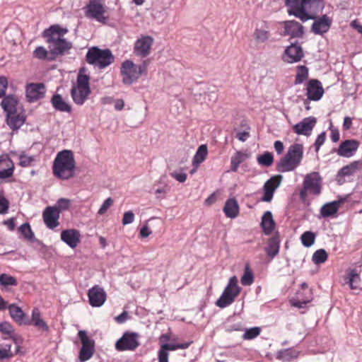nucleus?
Masks as SVG:
<instances>
[{
    "label": "nucleus",
    "instance_id": "nucleus-1",
    "mask_svg": "<svg viewBox=\"0 0 362 362\" xmlns=\"http://www.w3.org/2000/svg\"><path fill=\"white\" fill-rule=\"evenodd\" d=\"M287 13L301 21L315 19L325 7L324 0H284Z\"/></svg>",
    "mask_w": 362,
    "mask_h": 362
},
{
    "label": "nucleus",
    "instance_id": "nucleus-2",
    "mask_svg": "<svg viewBox=\"0 0 362 362\" xmlns=\"http://www.w3.org/2000/svg\"><path fill=\"white\" fill-rule=\"evenodd\" d=\"M76 161L74 153L70 150H63L57 153L52 166L53 175L66 180L75 175Z\"/></svg>",
    "mask_w": 362,
    "mask_h": 362
},
{
    "label": "nucleus",
    "instance_id": "nucleus-3",
    "mask_svg": "<svg viewBox=\"0 0 362 362\" xmlns=\"http://www.w3.org/2000/svg\"><path fill=\"white\" fill-rule=\"evenodd\" d=\"M68 30L59 25H54L43 32V36L47 38L50 51L54 54H61L70 49L72 44L63 36L67 33Z\"/></svg>",
    "mask_w": 362,
    "mask_h": 362
},
{
    "label": "nucleus",
    "instance_id": "nucleus-4",
    "mask_svg": "<svg viewBox=\"0 0 362 362\" xmlns=\"http://www.w3.org/2000/svg\"><path fill=\"white\" fill-rule=\"evenodd\" d=\"M149 59L144 60L141 64H136L130 59L124 60L120 67V74L122 83L125 85H132L141 76L147 74Z\"/></svg>",
    "mask_w": 362,
    "mask_h": 362
},
{
    "label": "nucleus",
    "instance_id": "nucleus-5",
    "mask_svg": "<svg viewBox=\"0 0 362 362\" xmlns=\"http://www.w3.org/2000/svg\"><path fill=\"white\" fill-rule=\"evenodd\" d=\"M304 148L303 144L295 143L291 145L285 156L277 164L279 172H291L296 169L303 158Z\"/></svg>",
    "mask_w": 362,
    "mask_h": 362
},
{
    "label": "nucleus",
    "instance_id": "nucleus-6",
    "mask_svg": "<svg viewBox=\"0 0 362 362\" xmlns=\"http://www.w3.org/2000/svg\"><path fill=\"white\" fill-rule=\"evenodd\" d=\"M89 81V76L80 72L77 76L76 83L72 86L71 96L77 105H83L90 94Z\"/></svg>",
    "mask_w": 362,
    "mask_h": 362
},
{
    "label": "nucleus",
    "instance_id": "nucleus-7",
    "mask_svg": "<svg viewBox=\"0 0 362 362\" xmlns=\"http://www.w3.org/2000/svg\"><path fill=\"white\" fill-rule=\"evenodd\" d=\"M86 62L91 65L103 69L110 66L115 57L109 49H101L98 47L88 49L86 53Z\"/></svg>",
    "mask_w": 362,
    "mask_h": 362
},
{
    "label": "nucleus",
    "instance_id": "nucleus-8",
    "mask_svg": "<svg viewBox=\"0 0 362 362\" xmlns=\"http://www.w3.org/2000/svg\"><path fill=\"white\" fill-rule=\"evenodd\" d=\"M241 291L240 287L238 284L236 276H233L230 278L228 285L225 288L220 298L216 300V305L224 308L231 305L235 298L239 295Z\"/></svg>",
    "mask_w": 362,
    "mask_h": 362
},
{
    "label": "nucleus",
    "instance_id": "nucleus-9",
    "mask_svg": "<svg viewBox=\"0 0 362 362\" xmlns=\"http://www.w3.org/2000/svg\"><path fill=\"white\" fill-rule=\"evenodd\" d=\"M321 177L317 172L307 174L304 178L303 188L300 192V197L305 199L308 193L318 195L321 192Z\"/></svg>",
    "mask_w": 362,
    "mask_h": 362
},
{
    "label": "nucleus",
    "instance_id": "nucleus-10",
    "mask_svg": "<svg viewBox=\"0 0 362 362\" xmlns=\"http://www.w3.org/2000/svg\"><path fill=\"white\" fill-rule=\"evenodd\" d=\"M78 337L81 342V348L78 354V359L80 362H85L92 358L95 352V341L89 336L86 331L80 330L78 332Z\"/></svg>",
    "mask_w": 362,
    "mask_h": 362
},
{
    "label": "nucleus",
    "instance_id": "nucleus-11",
    "mask_svg": "<svg viewBox=\"0 0 362 362\" xmlns=\"http://www.w3.org/2000/svg\"><path fill=\"white\" fill-rule=\"evenodd\" d=\"M139 335L136 332H126L115 344V349L119 351H134L139 346Z\"/></svg>",
    "mask_w": 362,
    "mask_h": 362
},
{
    "label": "nucleus",
    "instance_id": "nucleus-12",
    "mask_svg": "<svg viewBox=\"0 0 362 362\" xmlns=\"http://www.w3.org/2000/svg\"><path fill=\"white\" fill-rule=\"evenodd\" d=\"M154 39L149 35H141L134 42V53L136 56L144 58L151 53Z\"/></svg>",
    "mask_w": 362,
    "mask_h": 362
},
{
    "label": "nucleus",
    "instance_id": "nucleus-13",
    "mask_svg": "<svg viewBox=\"0 0 362 362\" xmlns=\"http://www.w3.org/2000/svg\"><path fill=\"white\" fill-rule=\"evenodd\" d=\"M307 99L305 100L318 101L324 94V89L322 83L317 79H311L306 83L305 85Z\"/></svg>",
    "mask_w": 362,
    "mask_h": 362
},
{
    "label": "nucleus",
    "instance_id": "nucleus-14",
    "mask_svg": "<svg viewBox=\"0 0 362 362\" xmlns=\"http://www.w3.org/2000/svg\"><path fill=\"white\" fill-rule=\"evenodd\" d=\"M317 123V119L314 117H308L304 118L300 122L296 124L293 127V131L298 135H303L310 136L313 129Z\"/></svg>",
    "mask_w": 362,
    "mask_h": 362
},
{
    "label": "nucleus",
    "instance_id": "nucleus-15",
    "mask_svg": "<svg viewBox=\"0 0 362 362\" xmlns=\"http://www.w3.org/2000/svg\"><path fill=\"white\" fill-rule=\"evenodd\" d=\"M105 9L100 0H90L87 6L86 16L98 22H105Z\"/></svg>",
    "mask_w": 362,
    "mask_h": 362
},
{
    "label": "nucleus",
    "instance_id": "nucleus-16",
    "mask_svg": "<svg viewBox=\"0 0 362 362\" xmlns=\"http://www.w3.org/2000/svg\"><path fill=\"white\" fill-rule=\"evenodd\" d=\"M282 180L281 175H276L269 179L264 185V194L262 197V201L269 202L272 201L274 193L276 189L279 187Z\"/></svg>",
    "mask_w": 362,
    "mask_h": 362
},
{
    "label": "nucleus",
    "instance_id": "nucleus-17",
    "mask_svg": "<svg viewBox=\"0 0 362 362\" xmlns=\"http://www.w3.org/2000/svg\"><path fill=\"white\" fill-rule=\"evenodd\" d=\"M89 303L92 307H100L106 300V293L103 288L95 285L88 291Z\"/></svg>",
    "mask_w": 362,
    "mask_h": 362
},
{
    "label": "nucleus",
    "instance_id": "nucleus-18",
    "mask_svg": "<svg viewBox=\"0 0 362 362\" xmlns=\"http://www.w3.org/2000/svg\"><path fill=\"white\" fill-rule=\"evenodd\" d=\"M59 214L60 211L55 206H47L45 208L42 217L45 224L49 229L52 230L59 226Z\"/></svg>",
    "mask_w": 362,
    "mask_h": 362
},
{
    "label": "nucleus",
    "instance_id": "nucleus-19",
    "mask_svg": "<svg viewBox=\"0 0 362 362\" xmlns=\"http://www.w3.org/2000/svg\"><path fill=\"white\" fill-rule=\"evenodd\" d=\"M317 16L318 15L313 19L314 22L312 25L311 30L316 35H322L329 30L332 20L326 14L321 17Z\"/></svg>",
    "mask_w": 362,
    "mask_h": 362
},
{
    "label": "nucleus",
    "instance_id": "nucleus-20",
    "mask_svg": "<svg viewBox=\"0 0 362 362\" xmlns=\"http://www.w3.org/2000/svg\"><path fill=\"white\" fill-rule=\"evenodd\" d=\"M359 147V142L355 139H347L341 142L337 151L339 156L344 158L353 156Z\"/></svg>",
    "mask_w": 362,
    "mask_h": 362
},
{
    "label": "nucleus",
    "instance_id": "nucleus-21",
    "mask_svg": "<svg viewBox=\"0 0 362 362\" xmlns=\"http://www.w3.org/2000/svg\"><path fill=\"white\" fill-rule=\"evenodd\" d=\"M6 124L13 130H17L25 123V115L23 109L6 115Z\"/></svg>",
    "mask_w": 362,
    "mask_h": 362
},
{
    "label": "nucleus",
    "instance_id": "nucleus-22",
    "mask_svg": "<svg viewBox=\"0 0 362 362\" xmlns=\"http://www.w3.org/2000/svg\"><path fill=\"white\" fill-rule=\"evenodd\" d=\"M303 57L302 47L296 44H291L284 52L283 59L288 63L299 62Z\"/></svg>",
    "mask_w": 362,
    "mask_h": 362
},
{
    "label": "nucleus",
    "instance_id": "nucleus-23",
    "mask_svg": "<svg viewBox=\"0 0 362 362\" xmlns=\"http://www.w3.org/2000/svg\"><path fill=\"white\" fill-rule=\"evenodd\" d=\"M11 317L19 325H29L30 321L22 309L16 304H11L8 306Z\"/></svg>",
    "mask_w": 362,
    "mask_h": 362
},
{
    "label": "nucleus",
    "instance_id": "nucleus-24",
    "mask_svg": "<svg viewBox=\"0 0 362 362\" xmlns=\"http://www.w3.org/2000/svg\"><path fill=\"white\" fill-rule=\"evenodd\" d=\"M284 35H288L291 37H300L303 34V26L294 20L286 21L284 23Z\"/></svg>",
    "mask_w": 362,
    "mask_h": 362
},
{
    "label": "nucleus",
    "instance_id": "nucleus-25",
    "mask_svg": "<svg viewBox=\"0 0 362 362\" xmlns=\"http://www.w3.org/2000/svg\"><path fill=\"white\" fill-rule=\"evenodd\" d=\"M45 93L42 83H30L26 86V97L30 102L42 98Z\"/></svg>",
    "mask_w": 362,
    "mask_h": 362
},
{
    "label": "nucleus",
    "instance_id": "nucleus-26",
    "mask_svg": "<svg viewBox=\"0 0 362 362\" xmlns=\"http://www.w3.org/2000/svg\"><path fill=\"white\" fill-rule=\"evenodd\" d=\"M61 240L71 248H75L80 243L81 234L75 229H68L62 231Z\"/></svg>",
    "mask_w": 362,
    "mask_h": 362
},
{
    "label": "nucleus",
    "instance_id": "nucleus-27",
    "mask_svg": "<svg viewBox=\"0 0 362 362\" xmlns=\"http://www.w3.org/2000/svg\"><path fill=\"white\" fill-rule=\"evenodd\" d=\"M14 164L7 155L0 156V179H6L12 176Z\"/></svg>",
    "mask_w": 362,
    "mask_h": 362
},
{
    "label": "nucleus",
    "instance_id": "nucleus-28",
    "mask_svg": "<svg viewBox=\"0 0 362 362\" xmlns=\"http://www.w3.org/2000/svg\"><path fill=\"white\" fill-rule=\"evenodd\" d=\"M1 105L6 115L18 111V109H23L17 98L12 95L4 97Z\"/></svg>",
    "mask_w": 362,
    "mask_h": 362
},
{
    "label": "nucleus",
    "instance_id": "nucleus-29",
    "mask_svg": "<svg viewBox=\"0 0 362 362\" xmlns=\"http://www.w3.org/2000/svg\"><path fill=\"white\" fill-rule=\"evenodd\" d=\"M30 325L35 326L37 329L47 332L49 327L46 322L41 317V313L37 308H34L31 313Z\"/></svg>",
    "mask_w": 362,
    "mask_h": 362
},
{
    "label": "nucleus",
    "instance_id": "nucleus-30",
    "mask_svg": "<svg viewBox=\"0 0 362 362\" xmlns=\"http://www.w3.org/2000/svg\"><path fill=\"white\" fill-rule=\"evenodd\" d=\"M280 248V240L278 233H276L274 236L269 239L267 245L265 247V252L268 257L273 259L276 255H278Z\"/></svg>",
    "mask_w": 362,
    "mask_h": 362
},
{
    "label": "nucleus",
    "instance_id": "nucleus-31",
    "mask_svg": "<svg viewBox=\"0 0 362 362\" xmlns=\"http://www.w3.org/2000/svg\"><path fill=\"white\" fill-rule=\"evenodd\" d=\"M51 103L57 111L67 113L71 112V106L59 94H54L52 96Z\"/></svg>",
    "mask_w": 362,
    "mask_h": 362
},
{
    "label": "nucleus",
    "instance_id": "nucleus-32",
    "mask_svg": "<svg viewBox=\"0 0 362 362\" xmlns=\"http://www.w3.org/2000/svg\"><path fill=\"white\" fill-rule=\"evenodd\" d=\"M223 212L228 218H234L237 217L239 213L238 202L233 198L228 199L223 206Z\"/></svg>",
    "mask_w": 362,
    "mask_h": 362
},
{
    "label": "nucleus",
    "instance_id": "nucleus-33",
    "mask_svg": "<svg viewBox=\"0 0 362 362\" xmlns=\"http://www.w3.org/2000/svg\"><path fill=\"white\" fill-rule=\"evenodd\" d=\"M261 226L265 235H270L274 230L275 223L271 211L264 212L262 217Z\"/></svg>",
    "mask_w": 362,
    "mask_h": 362
},
{
    "label": "nucleus",
    "instance_id": "nucleus-34",
    "mask_svg": "<svg viewBox=\"0 0 362 362\" xmlns=\"http://www.w3.org/2000/svg\"><path fill=\"white\" fill-rule=\"evenodd\" d=\"M340 204V201H333L326 203L320 209L321 216L324 218H327L334 215L338 211Z\"/></svg>",
    "mask_w": 362,
    "mask_h": 362
},
{
    "label": "nucleus",
    "instance_id": "nucleus-35",
    "mask_svg": "<svg viewBox=\"0 0 362 362\" xmlns=\"http://www.w3.org/2000/svg\"><path fill=\"white\" fill-rule=\"evenodd\" d=\"M362 165L361 161L356 160L351 163L343 167L338 173L339 176H351L356 174L361 168Z\"/></svg>",
    "mask_w": 362,
    "mask_h": 362
},
{
    "label": "nucleus",
    "instance_id": "nucleus-36",
    "mask_svg": "<svg viewBox=\"0 0 362 362\" xmlns=\"http://www.w3.org/2000/svg\"><path fill=\"white\" fill-rule=\"evenodd\" d=\"M249 156L247 153L237 151L234 156L231 157L230 166L233 172H236L240 163L248 158Z\"/></svg>",
    "mask_w": 362,
    "mask_h": 362
},
{
    "label": "nucleus",
    "instance_id": "nucleus-37",
    "mask_svg": "<svg viewBox=\"0 0 362 362\" xmlns=\"http://www.w3.org/2000/svg\"><path fill=\"white\" fill-rule=\"evenodd\" d=\"M208 153L207 146L205 144L199 146L192 160L193 166L198 167L206 158Z\"/></svg>",
    "mask_w": 362,
    "mask_h": 362
},
{
    "label": "nucleus",
    "instance_id": "nucleus-38",
    "mask_svg": "<svg viewBox=\"0 0 362 362\" xmlns=\"http://www.w3.org/2000/svg\"><path fill=\"white\" fill-rule=\"evenodd\" d=\"M299 352L294 349H286L278 352L277 358L284 361H291L298 356Z\"/></svg>",
    "mask_w": 362,
    "mask_h": 362
},
{
    "label": "nucleus",
    "instance_id": "nucleus-39",
    "mask_svg": "<svg viewBox=\"0 0 362 362\" xmlns=\"http://www.w3.org/2000/svg\"><path fill=\"white\" fill-rule=\"evenodd\" d=\"M270 35L269 30L265 28H257L253 33L254 38L257 43L265 42L270 37Z\"/></svg>",
    "mask_w": 362,
    "mask_h": 362
},
{
    "label": "nucleus",
    "instance_id": "nucleus-40",
    "mask_svg": "<svg viewBox=\"0 0 362 362\" xmlns=\"http://www.w3.org/2000/svg\"><path fill=\"white\" fill-rule=\"evenodd\" d=\"M348 279V284L351 289L354 290L359 288L361 279L357 269H354L349 272Z\"/></svg>",
    "mask_w": 362,
    "mask_h": 362
},
{
    "label": "nucleus",
    "instance_id": "nucleus-41",
    "mask_svg": "<svg viewBox=\"0 0 362 362\" xmlns=\"http://www.w3.org/2000/svg\"><path fill=\"white\" fill-rule=\"evenodd\" d=\"M309 76L308 69L303 65L297 67V71L295 78V84H301L305 81Z\"/></svg>",
    "mask_w": 362,
    "mask_h": 362
},
{
    "label": "nucleus",
    "instance_id": "nucleus-42",
    "mask_svg": "<svg viewBox=\"0 0 362 362\" xmlns=\"http://www.w3.org/2000/svg\"><path fill=\"white\" fill-rule=\"evenodd\" d=\"M18 284L17 279L7 274H1L0 275V285L4 288L8 286H16Z\"/></svg>",
    "mask_w": 362,
    "mask_h": 362
},
{
    "label": "nucleus",
    "instance_id": "nucleus-43",
    "mask_svg": "<svg viewBox=\"0 0 362 362\" xmlns=\"http://www.w3.org/2000/svg\"><path fill=\"white\" fill-rule=\"evenodd\" d=\"M259 165L262 166L269 167L271 166L274 162V157L272 153L266 151L262 155L257 158Z\"/></svg>",
    "mask_w": 362,
    "mask_h": 362
},
{
    "label": "nucleus",
    "instance_id": "nucleus-44",
    "mask_svg": "<svg viewBox=\"0 0 362 362\" xmlns=\"http://www.w3.org/2000/svg\"><path fill=\"white\" fill-rule=\"evenodd\" d=\"M316 235L311 231H306L300 236V240L303 246L306 247H311L315 240Z\"/></svg>",
    "mask_w": 362,
    "mask_h": 362
},
{
    "label": "nucleus",
    "instance_id": "nucleus-45",
    "mask_svg": "<svg viewBox=\"0 0 362 362\" xmlns=\"http://www.w3.org/2000/svg\"><path fill=\"white\" fill-rule=\"evenodd\" d=\"M327 257L328 255L325 250L319 249L313 253L312 257V261L315 264H320L325 262L327 259Z\"/></svg>",
    "mask_w": 362,
    "mask_h": 362
},
{
    "label": "nucleus",
    "instance_id": "nucleus-46",
    "mask_svg": "<svg viewBox=\"0 0 362 362\" xmlns=\"http://www.w3.org/2000/svg\"><path fill=\"white\" fill-rule=\"evenodd\" d=\"M190 343L186 342V343H168V344H163L160 346L163 348V349L166 350L167 351H175L177 349H185L189 347Z\"/></svg>",
    "mask_w": 362,
    "mask_h": 362
},
{
    "label": "nucleus",
    "instance_id": "nucleus-47",
    "mask_svg": "<svg viewBox=\"0 0 362 362\" xmlns=\"http://www.w3.org/2000/svg\"><path fill=\"white\" fill-rule=\"evenodd\" d=\"M260 334V328L257 327L246 329L243 335L245 340H251L257 337Z\"/></svg>",
    "mask_w": 362,
    "mask_h": 362
},
{
    "label": "nucleus",
    "instance_id": "nucleus-48",
    "mask_svg": "<svg viewBox=\"0 0 362 362\" xmlns=\"http://www.w3.org/2000/svg\"><path fill=\"white\" fill-rule=\"evenodd\" d=\"M19 165L22 167H28L35 161L34 156H30L26 154H21L18 158Z\"/></svg>",
    "mask_w": 362,
    "mask_h": 362
},
{
    "label": "nucleus",
    "instance_id": "nucleus-49",
    "mask_svg": "<svg viewBox=\"0 0 362 362\" xmlns=\"http://www.w3.org/2000/svg\"><path fill=\"white\" fill-rule=\"evenodd\" d=\"M253 282V274L249 269L248 266H246L245 271L241 277V284L243 286H250Z\"/></svg>",
    "mask_w": 362,
    "mask_h": 362
},
{
    "label": "nucleus",
    "instance_id": "nucleus-50",
    "mask_svg": "<svg viewBox=\"0 0 362 362\" xmlns=\"http://www.w3.org/2000/svg\"><path fill=\"white\" fill-rule=\"evenodd\" d=\"M19 230L27 239H32L34 237V234L30 228L28 223H24L21 226Z\"/></svg>",
    "mask_w": 362,
    "mask_h": 362
},
{
    "label": "nucleus",
    "instance_id": "nucleus-51",
    "mask_svg": "<svg viewBox=\"0 0 362 362\" xmlns=\"http://www.w3.org/2000/svg\"><path fill=\"white\" fill-rule=\"evenodd\" d=\"M11 344H6L0 348V360H4L12 357L13 354L11 351Z\"/></svg>",
    "mask_w": 362,
    "mask_h": 362
},
{
    "label": "nucleus",
    "instance_id": "nucleus-52",
    "mask_svg": "<svg viewBox=\"0 0 362 362\" xmlns=\"http://www.w3.org/2000/svg\"><path fill=\"white\" fill-rule=\"evenodd\" d=\"M0 332L8 337L14 332L13 326L8 322L0 323Z\"/></svg>",
    "mask_w": 362,
    "mask_h": 362
},
{
    "label": "nucleus",
    "instance_id": "nucleus-53",
    "mask_svg": "<svg viewBox=\"0 0 362 362\" xmlns=\"http://www.w3.org/2000/svg\"><path fill=\"white\" fill-rule=\"evenodd\" d=\"M326 140V133L325 132H322L321 134H320L314 144H313V146L315 148V151L316 153H317L320 148V147L324 144L325 141Z\"/></svg>",
    "mask_w": 362,
    "mask_h": 362
},
{
    "label": "nucleus",
    "instance_id": "nucleus-54",
    "mask_svg": "<svg viewBox=\"0 0 362 362\" xmlns=\"http://www.w3.org/2000/svg\"><path fill=\"white\" fill-rule=\"evenodd\" d=\"M112 204L113 199L111 197L107 198L98 209V214L103 215Z\"/></svg>",
    "mask_w": 362,
    "mask_h": 362
},
{
    "label": "nucleus",
    "instance_id": "nucleus-55",
    "mask_svg": "<svg viewBox=\"0 0 362 362\" xmlns=\"http://www.w3.org/2000/svg\"><path fill=\"white\" fill-rule=\"evenodd\" d=\"M71 201L66 198H60L57 202V209L60 211L66 210L69 208Z\"/></svg>",
    "mask_w": 362,
    "mask_h": 362
},
{
    "label": "nucleus",
    "instance_id": "nucleus-56",
    "mask_svg": "<svg viewBox=\"0 0 362 362\" xmlns=\"http://www.w3.org/2000/svg\"><path fill=\"white\" fill-rule=\"evenodd\" d=\"M170 176L181 183L185 182L187 177V174L182 170L173 171L170 173Z\"/></svg>",
    "mask_w": 362,
    "mask_h": 362
},
{
    "label": "nucleus",
    "instance_id": "nucleus-57",
    "mask_svg": "<svg viewBox=\"0 0 362 362\" xmlns=\"http://www.w3.org/2000/svg\"><path fill=\"white\" fill-rule=\"evenodd\" d=\"M134 214L132 211H128L124 212L122 223L123 225H128L134 222Z\"/></svg>",
    "mask_w": 362,
    "mask_h": 362
},
{
    "label": "nucleus",
    "instance_id": "nucleus-58",
    "mask_svg": "<svg viewBox=\"0 0 362 362\" xmlns=\"http://www.w3.org/2000/svg\"><path fill=\"white\" fill-rule=\"evenodd\" d=\"M9 207L8 201L3 196H0V214H6Z\"/></svg>",
    "mask_w": 362,
    "mask_h": 362
},
{
    "label": "nucleus",
    "instance_id": "nucleus-59",
    "mask_svg": "<svg viewBox=\"0 0 362 362\" xmlns=\"http://www.w3.org/2000/svg\"><path fill=\"white\" fill-rule=\"evenodd\" d=\"M168 351L163 349L161 346L158 351V362H168Z\"/></svg>",
    "mask_w": 362,
    "mask_h": 362
},
{
    "label": "nucleus",
    "instance_id": "nucleus-60",
    "mask_svg": "<svg viewBox=\"0 0 362 362\" xmlns=\"http://www.w3.org/2000/svg\"><path fill=\"white\" fill-rule=\"evenodd\" d=\"M311 300V298H308L307 300H299V299H293L291 300V303L293 306L298 308H304L308 303H309Z\"/></svg>",
    "mask_w": 362,
    "mask_h": 362
},
{
    "label": "nucleus",
    "instance_id": "nucleus-61",
    "mask_svg": "<svg viewBox=\"0 0 362 362\" xmlns=\"http://www.w3.org/2000/svg\"><path fill=\"white\" fill-rule=\"evenodd\" d=\"M47 52L43 47H37L34 51V56L37 59L47 57Z\"/></svg>",
    "mask_w": 362,
    "mask_h": 362
},
{
    "label": "nucleus",
    "instance_id": "nucleus-62",
    "mask_svg": "<svg viewBox=\"0 0 362 362\" xmlns=\"http://www.w3.org/2000/svg\"><path fill=\"white\" fill-rule=\"evenodd\" d=\"M8 86V80L4 76H0V98L5 94Z\"/></svg>",
    "mask_w": 362,
    "mask_h": 362
},
{
    "label": "nucleus",
    "instance_id": "nucleus-63",
    "mask_svg": "<svg viewBox=\"0 0 362 362\" xmlns=\"http://www.w3.org/2000/svg\"><path fill=\"white\" fill-rule=\"evenodd\" d=\"M250 132L248 131H243L237 133L236 138L240 141H245L250 137Z\"/></svg>",
    "mask_w": 362,
    "mask_h": 362
},
{
    "label": "nucleus",
    "instance_id": "nucleus-64",
    "mask_svg": "<svg viewBox=\"0 0 362 362\" xmlns=\"http://www.w3.org/2000/svg\"><path fill=\"white\" fill-rule=\"evenodd\" d=\"M339 137L340 134L339 130L337 129H332L330 134L331 140L335 143L339 140Z\"/></svg>",
    "mask_w": 362,
    "mask_h": 362
}]
</instances>
